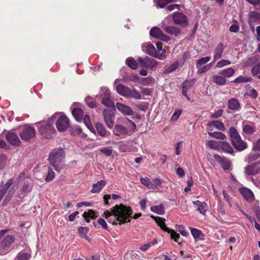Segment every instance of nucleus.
Masks as SVG:
<instances>
[{
    "label": "nucleus",
    "instance_id": "f257e3e1",
    "mask_svg": "<svg viewBox=\"0 0 260 260\" xmlns=\"http://www.w3.org/2000/svg\"><path fill=\"white\" fill-rule=\"evenodd\" d=\"M132 214V210L130 207L121 204L116 205L110 211H105L102 216L113 225H121L131 221L129 218Z\"/></svg>",
    "mask_w": 260,
    "mask_h": 260
},
{
    "label": "nucleus",
    "instance_id": "f03ea898",
    "mask_svg": "<svg viewBox=\"0 0 260 260\" xmlns=\"http://www.w3.org/2000/svg\"><path fill=\"white\" fill-rule=\"evenodd\" d=\"M58 115V114L55 113L48 118L46 121L39 122L36 123L39 128L40 134L43 138L46 139L52 138V135L55 132L53 124Z\"/></svg>",
    "mask_w": 260,
    "mask_h": 260
},
{
    "label": "nucleus",
    "instance_id": "7ed1b4c3",
    "mask_svg": "<svg viewBox=\"0 0 260 260\" xmlns=\"http://www.w3.org/2000/svg\"><path fill=\"white\" fill-rule=\"evenodd\" d=\"M65 152L62 148H55L52 150L49 156L48 160L51 165L57 172H60L63 168V161Z\"/></svg>",
    "mask_w": 260,
    "mask_h": 260
},
{
    "label": "nucleus",
    "instance_id": "20e7f679",
    "mask_svg": "<svg viewBox=\"0 0 260 260\" xmlns=\"http://www.w3.org/2000/svg\"><path fill=\"white\" fill-rule=\"evenodd\" d=\"M116 91L118 94L126 98H133L140 99L141 94L135 89H131L122 84H118L116 87Z\"/></svg>",
    "mask_w": 260,
    "mask_h": 260
},
{
    "label": "nucleus",
    "instance_id": "39448f33",
    "mask_svg": "<svg viewBox=\"0 0 260 260\" xmlns=\"http://www.w3.org/2000/svg\"><path fill=\"white\" fill-rule=\"evenodd\" d=\"M15 239L12 235L6 236L0 244V254H6L10 251V246L14 242Z\"/></svg>",
    "mask_w": 260,
    "mask_h": 260
},
{
    "label": "nucleus",
    "instance_id": "423d86ee",
    "mask_svg": "<svg viewBox=\"0 0 260 260\" xmlns=\"http://www.w3.org/2000/svg\"><path fill=\"white\" fill-rule=\"evenodd\" d=\"M36 135V130L35 128L28 125L23 126L19 133V136L22 140L29 141Z\"/></svg>",
    "mask_w": 260,
    "mask_h": 260
},
{
    "label": "nucleus",
    "instance_id": "0eeeda50",
    "mask_svg": "<svg viewBox=\"0 0 260 260\" xmlns=\"http://www.w3.org/2000/svg\"><path fill=\"white\" fill-rule=\"evenodd\" d=\"M57 114L58 115L56 118L57 129L59 132H64L70 127L69 120L66 115Z\"/></svg>",
    "mask_w": 260,
    "mask_h": 260
},
{
    "label": "nucleus",
    "instance_id": "6e6552de",
    "mask_svg": "<svg viewBox=\"0 0 260 260\" xmlns=\"http://www.w3.org/2000/svg\"><path fill=\"white\" fill-rule=\"evenodd\" d=\"M138 61L141 67L152 69L157 66L158 62L153 58L146 56L144 58L139 57Z\"/></svg>",
    "mask_w": 260,
    "mask_h": 260
},
{
    "label": "nucleus",
    "instance_id": "1a4fd4ad",
    "mask_svg": "<svg viewBox=\"0 0 260 260\" xmlns=\"http://www.w3.org/2000/svg\"><path fill=\"white\" fill-rule=\"evenodd\" d=\"M172 19L175 24L185 26L188 25L187 17L181 12H175L172 14Z\"/></svg>",
    "mask_w": 260,
    "mask_h": 260
},
{
    "label": "nucleus",
    "instance_id": "9d476101",
    "mask_svg": "<svg viewBox=\"0 0 260 260\" xmlns=\"http://www.w3.org/2000/svg\"><path fill=\"white\" fill-rule=\"evenodd\" d=\"M244 172L248 175H259L260 177V162L251 164L244 168Z\"/></svg>",
    "mask_w": 260,
    "mask_h": 260
},
{
    "label": "nucleus",
    "instance_id": "9b49d317",
    "mask_svg": "<svg viewBox=\"0 0 260 260\" xmlns=\"http://www.w3.org/2000/svg\"><path fill=\"white\" fill-rule=\"evenodd\" d=\"M128 129L121 124L115 125L113 129V134L116 136L120 137L121 138H124L128 134Z\"/></svg>",
    "mask_w": 260,
    "mask_h": 260
},
{
    "label": "nucleus",
    "instance_id": "f8f14e48",
    "mask_svg": "<svg viewBox=\"0 0 260 260\" xmlns=\"http://www.w3.org/2000/svg\"><path fill=\"white\" fill-rule=\"evenodd\" d=\"M105 121L107 126L111 128L113 126L114 116L110 110H104L103 112Z\"/></svg>",
    "mask_w": 260,
    "mask_h": 260
},
{
    "label": "nucleus",
    "instance_id": "ddd939ff",
    "mask_svg": "<svg viewBox=\"0 0 260 260\" xmlns=\"http://www.w3.org/2000/svg\"><path fill=\"white\" fill-rule=\"evenodd\" d=\"M141 48L143 52L155 57L156 49L152 44L150 43H144L142 44Z\"/></svg>",
    "mask_w": 260,
    "mask_h": 260
},
{
    "label": "nucleus",
    "instance_id": "4468645a",
    "mask_svg": "<svg viewBox=\"0 0 260 260\" xmlns=\"http://www.w3.org/2000/svg\"><path fill=\"white\" fill-rule=\"evenodd\" d=\"M6 139L10 144L14 146H19L21 141L17 135L13 132H9L6 135Z\"/></svg>",
    "mask_w": 260,
    "mask_h": 260
},
{
    "label": "nucleus",
    "instance_id": "2eb2a0df",
    "mask_svg": "<svg viewBox=\"0 0 260 260\" xmlns=\"http://www.w3.org/2000/svg\"><path fill=\"white\" fill-rule=\"evenodd\" d=\"M116 107L123 114L131 116L134 114L133 110L129 107L120 103H116Z\"/></svg>",
    "mask_w": 260,
    "mask_h": 260
},
{
    "label": "nucleus",
    "instance_id": "dca6fc26",
    "mask_svg": "<svg viewBox=\"0 0 260 260\" xmlns=\"http://www.w3.org/2000/svg\"><path fill=\"white\" fill-rule=\"evenodd\" d=\"M209 79L210 81L219 86L224 85L226 82V79L221 75H212Z\"/></svg>",
    "mask_w": 260,
    "mask_h": 260
},
{
    "label": "nucleus",
    "instance_id": "f3484780",
    "mask_svg": "<svg viewBox=\"0 0 260 260\" xmlns=\"http://www.w3.org/2000/svg\"><path fill=\"white\" fill-rule=\"evenodd\" d=\"M214 158L219 163H220L222 167L225 170H228L231 167L230 162L225 157H222L218 154H214Z\"/></svg>",
    "mask_w": 260,
    "mask_h": 260
},
{
    "label": "nucleus",
    "instance_id": "a211bd4d",
    "mask_svg": "<svg viewBox=\"0 0 260 260\" xmlns=\"http://www.w3.org/2000/svg\"><path fill=\"white\" fill-rule=\"evenodd\" d=\"M96 132L99 135L102 137L107 138L110 135V132L106 130L104 125L100 122H98L95 125Z\"/></svg>",
    "mask_w": 260,
    "mask_h": 260
},
{
    "label": "nucleus",
    "instance_id": "6ab92c4d",
    "mask_svg": "<svg viewBox=\"0 0 260 260\" xmlns=\"http://www.w3.org/2000/svg\"><path fill=\"white\" fill-rule=\"evenodd\" d=\"M161 27L168 34L175 36L180 34L181 31L180 29L177 27L174 26H166L164 24L161 26Z\"/></svg>",
    "mask_w": 260,
    "mask_h": 260
},
{
    "label": "nucleus",
    "instance_id": "aec40b11",
    "mask_svg": "<svg viewBox=\"0 0 260 260\" xmlns=\"http://www.w3.org/2000/svg\"><path fill=\"white\" fill-rule=\"evenodd\" d=\"M232 142L235 148L239 151H242L247 148L246 143L242 140L241 137L233 140Z\"/></svg>",
    "mask_w": 260,
    "mask_h": 260
},
{
    "label": "nucleus",
    "instance_id": "412c9836",
    "mask_svg": "<svg viewBox=\"0 0 260 260\" xmlns=\"http://www.w3.org/2000/svg\"><path fill=\"white\" fill-rule=\"evenodd\" d=\"M223 50V44L221 43L218 44L214 50L213 61L221 58Z\"/></svg>",
    "mask_w": 260,
    "mask_h": 260
},
{
    "label": "nucleus",
    "instance_id": "4be33fe9",
    "mask_svg": "<svg viewBox=\"0 0 260 260\" xmlns=\"http://www.w3.org/2000/svg\"><path fill=\"white\" fill-rule=\"evenodd\" d=\"M106 185V182L105 180H102L99 181L96 183L92 185V188L91 190V192L92 193H99Z\"/></svg>",
    "mask_w": 260,
    "mask_h": 260
},
{
    "label": "nucleus",
    "instance_id": "5701e85b",
    "mask_svg": "<svg viewBox=\"0 0 260 260\" xmlns=\"http://www.w3.org/2000/svg\"><path fill=\"white\" fill-rule=\"evenodd\" d=\"M151 217L155 220L156 222L163 231L170 232V230L165 224V221L166 220L165 218L160 217H156L152 215L151 216Z\"/></svg>",
    "mask_w": 260,
    "mask_h": 260
},
{
    "label": "nucleus",
    "instance_id": "b1692460",
    "mask_svg": "<svg viewBox=\"0 0 260 260\" xmlns=\"http://www.w3.org/2000/svg\"><path fill=\"white\" fill-rule=\"evenodd\" d=\"M219 149H221L223 151L231 154L234 153V150L232 147L226 141H220Z\"/></svg>",
    "mask_w": 260,
    "mask_h": 260
},
{
    "label": "nucleus",
    "instance_id": "393cba45",
    "mask_svg": "<svg viewBox=\"0 0 260 260\" xmlns=\"http://www.w3.org/2000/svg\"><path fill=\"white\" fill-rule=\"evenodd\" d=\"M193 204L196 205L197 210L201 214H204L207 211V204L205 202H201L199 201H193Z\"/></svg>",
    "mask_w": 260,
    "mask_h": 260
},
{
    "label": "nucleus",
    "instance_id": "a878e982",
    "mask_svg": "<svg viewBox=\"0 0 260 260\" xmlns=\"http://www.w3.org/2000/svg\"><path fill=\"white\" fill-rule=\"evenodd\" d=\"M208 124L209 126L208 131H212V129L210 128L212 126L220 131H224L225 129L224 124L222 122L219 121H213L211 123H209Z\"/></svg>",
    "mask_w": 260,
    "mask_h": 260
},
{
    "label": "nucleus",
    "instance_id": "bb28decb",
    "mask_svg": "<svg viewBox=\"0 0 260 260\" xmlns=\"http://www.w3.org/2000/svg\"><path fill=\"white\" fill-rule=\"evenodd\" d=\"M228 107L232 110H238L240 109V104L237 99L232 98L229 101Z\"/></svg>",
    "mask_w": 260,
    "mask_h": 260
},
{
    "label": "nucleus",
    "instance_id": "cd10ccee",
    "mask_svg": "<svg viewBox=\"0 0 260 260\" xmlns=\"http://www.w3.org/2000/svg\"><path fill=\"white\" fill-rule=\"evenodd\" d=\"M140 182L141 183L145 185L147 188L151 189H156V185L153 184V182H151L149 179L147 178H140Z\"/></svg>",
    "mask_w": 260,
    "mask_h": 260
},
{
    "label": "nucleus",
    "instance_id": "c85d7f7f",
    "mask_svg": "<svg viewBox=\"0 0 260 260\" xmlns=\"http://www.w3.org/2000/svg\"><path fill=\"white\" fill-rule=\"evenodd\" d=\"M72 113L77 121H80L82 119L84 112L81 109L75 108L72 110Z\"/></svg>",
    "mask_w": 260,
    "mask_h": 260
},
{
    "label": "nucleus",
    "instance_id": "c756f323",
    "mask_svg": "<svg viewBox=\"0 0 260 260\" xmlns=\"http://www.w3.org/2000/svg\"><path fill=\"white\" fill-rule=\"evenodd\" d=\"M241 192L244 198L248 201L250 202L253 200V193L250 189L247 188H244L241 190Z\"/></svg>",
    "mask_w": 260,
    "mask_h": 260
},
{
    "label": "nucleus",
    "instance_id": "7c9ffc66",
    "mask_svg": "<svg viewBox=\"0 0 260 260\" xmlns=\"http://www.w3.org/2000/svg\"><path fill=\"white\" fill-rule=\"evenodd\" d=\"M235 70L232 68L222 70L219 73V74L222 75L225 79L226 78H230L233 76Z\"/></svg>",
    "mask_w": 260,
    "mask_h": 260
},
{
    "label": "nucleus",
    "instance_id": "2f4dec72",
    "mask_svg": "<svg viewBox=\"0 0 260 260\" xmlns=\"http://www.w3.org/2000/svg\"><path fill=\"white\" fill-rule=\"evenodd\" d=\"M116 144H118L119 150L121 152H128L131 150V148L129 147L128 143H123L122 141L116 142Z\"/></svg>",
    "mask_w": 260,
    "mask_h": 260
},
{
    "label": "nucleus",
    "instance_id": "473e14b6",
    "mask_svg": "<svg viewBox=\"0 0 260 260\" xmlns=\"http://www.w3.org/2000/svg\"><path fill=\"white\" fill-rule=\"evenodd\" d=\"M191 235L194 238V239H202L203 234L202 232L198 229L195 228H190Z\"/></svg>",
    "mask_w": 260,
    "mask_h": 260
},
{
    "label": "nucleus",
    "instance_id": "72a5a7b5",
    "mask_svg": "<svg viewBox=\"0 0 260 260\" xmlns=\"http://www.w3.org/2000/svg\"><path fill=\"white\" fill-rule=\"evenodd\" d=\"M17 189V186H13L9 189L8 194L3 203V205H4L5 204L9 202Z\"/></svg>",
    "mask_w": 260,
    "mask_h": 260
},
{
    "label": "nucleus",
    "instance_id": "f704fd0d",
    "mask_svg": "<svg viewBox=\"0 0 260 260\" xmlns=\"http://www.w3.org/2000/svg\"><path fill=\"white\" fill-rule=\"evenodd\" d=\"M150 209L152 212L160 215L163 214L165 212L164 206L161 204L152 206Z\"/></svg>",
    "mask_w": 260,
    "mask_h": 260
},
{
    "label": "nucleus",
    "instance_id": "c9c22d12",
    "mask_svg": "<svg viewBox=\"0 0 260 260\" xmlns=\"http://www.w3.org/2000/svg\"><path fill=\"white\" fill-rule=\"evenodd\" d=\"M196 81V78H193L190 80H186L182 83V88L188 90L193 86Z\"/></svg>",
    "mask_w": 260,
    "mask_h": 260
},
{
    "label": "nucleus",
    "instance_id": "e433bc0d",
    "mask_svg": "<svg viewBox=\"0 0 260 260\" xmlns=\"http://www.w3.org/2000/svg\"><path fill=\"white\" fill-rule=\"evenodd\" d=\"M83 121L86 126L88 128V129L92 133H95V131L93 127L91 125L90 117L89 115H86L84 116L83 118Z\"/></svg>",
    "mask_w": 260,
    "mask_h": 260
},
{
    "label": "nucleus",
    "instance_id": "4c0bfd02",
    "mask_svg": "<svg viewBox=\"0 0 260 260\" xmlns=\"http://www.w3.org/2000/svg\"><path fill=\"white\" fill-rule=\"evenodd\" d=\"M207 145L212 149L219 150L220 147V141L217 142L213 140H210L207 142Z\"/></svg>",
    "mask_w": 260,
    "mask_h": 260
},
{
    "label": "nucleus",
    "instance_id": "58836bf2",
    "mask_svg": "<svg viewBox=\"0 0 260 260\" xmlns=\"http://www.w3.org/2000/svg\"><path fill=\"white\" fill-rule=\"evenodd\" d=\"M162 33L161 29L156 27L152 28L150 31V36L157 39L159 38Z\"/></svg>",
    "mask_w": 260,
    "mask_h": 260
},
{
    "label": "nucleus",
    "instance_id": "ea45409f",
    "mask_svg": "<svg viewBox=\"0 0 260 260\" xmlns=\"http://www.w3.org/2000/svg\"><path fill=\"white\" fill-rule=\"evenodd\" d=\"M229 133H230V138H231L232 142L233 141V140H235L241 137L239 135L238 132L237 131L236 128L234 127H231L230 128Z\"/></svg>",
    "mask_w": 260,
    "mask_h": 260
},
{
    "label": "nucleus",
    "instance_id": "a19ab883",
    "mask_svg": "<svg viewBox=\"0 0 260 260\" xmlns=\"http://www.w3.org/2000/svg\"><path fill=\"white\" fill-rule=\"evenodd\" d=\"M208 134L212 137H214L215 138L221 140H224L226 139V136L224 134L221 132H208Z\"/></svg>",
    "mask_w": 260,
    "mask_h": 260
},
{
    "label": "nucleus",
    "instance_id": "79ce46f5",
    "mask_svg": "<svg viewBox=\"0 0 260 260\" xmlns=\"http://www.w3.org/2000/svg\"><path fill=\"white\" fill-rule=\"evenodd\" d=\"M212 66V63H210L205 66L199 65L197 66L198 69L197 73L198 74H202L208 71Z\"/></svg>",
    "mask_w": 260,
    "mask_h": 260
},
{
    "label": "nucleus",
    "instance_id": "37998d69",
    "mask_svg": "<svg viewBox=\"0 0 260 260\" xmlns=\"http://www.w3.org/2000/svg\"><path fill=\"white\" fill-rule=\"evenodd\" d=\"M78 232L79 234V236L83 238L86 239V240H88L89 238L87 236V233L88 231V229L86 227H79L78 228Z\"/></svg>",
    "mask_w": 260,
    "mask_h": 260
},
{
    "label": "nucleus",
    "instance_id": "c03bdc74",
    "mask_svg": "<svg viewBox=\"0 0 260 260\" xmlns=\"http://www.w3.org/2000/svg\"><path fill=\"white\" fill-rule=\"evenodd\" d=\"M243 132L247 135H251L255 131L254 127L249 125H245L243 127Z\"/></svg>",
    "mask_w": 260,
    "mask_h": 260
},
{
    "label": "nucleus",
    "instance_id": "a18cd8bd",
    "mask_svg": "<svg viewBox=\"0 0 260 260\" xmlns=\"http://www.w3.org/2000/svg\"><path fill=\"white\" fill-rule=\"evenodd\" d=\"M259 157L260 154L259 153H251L245 158V161L250 162L256 160Z\"/></svg>",
    "mask_w": 260,
    "mask_h": 260
},
{
    "label": "nucleus",
    "instance_id": "49530a36",
    "mask_svg": "<svg viewBox=\"0 0 260 260\" xmlns=\"http://www.w3.org/2000/svg\"><path fill=\"white\" fill-rule=\"evenodd\" d=\"M178 0H158L157 3V7L160 8H164L168 3H174Z\"/></svg>",
    "mask_w": 260,
    "mask_h": 260
},
{
    "label": "nucleus",
    "instance_id": "de8ad7c7",
    "mask_svg": "<svg viewBox=\"0 0 260 260\" xmlns=\"http://www.w3.org/2000/svg\"><path fill=\"white\" fill-rule=\"evenodd\" d=\"M126 63L132 69H136L137 68L138 63L133 58H129L126 60Z\"/></svg>",
    "mask_w": 260,
    "mask_h": 260
},
{
    "label": "nucleus",
    "instance_id": "09e8293b",
    "mask_svg": "<svg viewBox=\"0 0 260 260\" xmlns=\"http://www.w3.org/2000/svg\"><path fill=\"white\" fill-rule=\"evenodd\" d=\"M48 172L45 180L46 182H49L52 180L55 177V173L50 167H48Z\"/></svg>",
    "mask_w": 260,
    "mask_h": 260
},
{
    "label": "nucleus",
    "instance_id": "8fccbe9b",
    "mask_svg": "<svg viewBox=\"0 0 260 260\" xmlns=\"http://www.w3.org/2000/svg\"><path fill=\"white\" fill-rule=\"evenodd\" d=\"M100 94L103 98L111 97L110 90L105 87L101 88Z\"/></svg>",
    "mask_w": 260,
    "mask_h": 260
},
{
    "label": "nucleus",
    "instance_id": "3c124183",
    "mask_svg": "<svg viewBox=\"0 0 260 260\" xmlns=\"http://www.w3.org/2000/svg\"><path fill=\"white\" fill-rule=\"evenodd\" d=\"M231 63V61L229 60L221 59L216 63V67L217 68H222L224 66L230 65Z\"/></svg>",
    "mask_w": 260,
    "mask_h": 260
},
{
    "label": "nucleus",
    "instance_id": "603ef678",
    "mask_svg": "<svg viewBox=\"0 0 260 260\" xmlns=\"http://www.w3.org/2000/svg\"><path fill=\"white\" fill-rule=\"evenodd\" d=\"M169 233H170L171 238L173 239L175 242H177L178 244H180L181 242L179 241L180 239V235L179 234L176 233V232H175L174 230H170V232H168Z\"/></svg>",
    "mask_w": 260,
    "mask_h": 260
},
{
    "label": "nucleus",
    "instance_id": "864d4df0",
    "mask_svg": "<svg viewBox=\"0 0 260 260\" xmlns=\"http://www.w3.org/2000/svg\"><path fill=\"white\" fill-rule=\"evenodd\" d=\"M102 103L107 107H114V103L111 100L110 97L103 98L102 101Z\"/></svg>",
    "mask_w": 260,
    "mask_h": 260
},
{
    "label": "nucleus",
    "instance_id": "5fc2aeb1",
    "mask_svg": "<svg viewBox=\"0 0 260 260\" xmlns=\"http://www.w3.org/2000/svg\"><path fill=\"white\" fill-rule=\"evenodd\" d=\"M251 80V78L240 76V77L236 78L234 80V82H235V83L247 82L250 81Z\"/></svg>",
    "mask_w": 260,
    "mask_h": 260
},
{
    "label": "nucleus",
    "instance_id": "6e6d98bb",
    "mask_svg": "<svg viewBox=\"0 0 260 260\" xmlns=\"http://www.w3.org/2000/svg\"><path fill=\"white\" fill-rule=\"evenodd\" d=\"M251 73L253 76H256L260 74V62L252 67Z\"/></svg>",
    "mask_w": 260,
    "mask_h": 260
},
{
    "label": "nucleus",
    "instance_id": "4d7b16f0",
    "mask_svg": "<svg viewBox=\"0 0 260 260\" xmlns=\"http://www.w3.org/2000/svg\"><path fill=\"white\" fill-rule=\"evenodd\" d=\"M30 255L27 253L19 252L17 254L18 260H28L29 258Z\"/></svg>",
    "mask_w": 260,
    "mask_h": 260
},
{
    "label": "nucleus",
    "instance_id": "13d9d810",
    "mask_svg": "<svg viewBox=\"0 0 260 260\" xmlns=\"http://www.w3.org/2000/svg\"><path fill=\"white\" fill-rule=\"evenodd\" d=\"M154 81V78L152 77H147L142 79V83L144 85H149L153 84Z\"/></svg>",
    "mask_w": 260,
    "mask_h": 260
},
{
    "label": "nucleus",
    "instance_id": "bf43d9fd",
    "mask_svg": "<svg viewBox=\"0 0 260 260\" xmlns=\"http://www.w3.org/2000/svg\"><path fill=\"white\" fill-rule=\"evenodd\" d=\"M100 151L106 156H110L112 153V150L108 147L100 149Z\"/></svg>",
    "mask_w": 260,
    "mask_h": 260
},
{
    "label": "nucleus",
    "instance_id": "052dcab7",
    "mask_svg": "<svg viewBox=\"0 0 260 260\" xmlns=\"http://www.w3.org/2000/svg\"><path fill=\"white\" fill-rule=\"evenodd\" d=\"M210 59V57L209 56H206L205 57H203L201 59H199L197 61L196 66H198L199 65H203V64H205L207 63L208 61H209Z\"/></svg>",
    "mask_w": 260,
    "mask_h": 260
},
{
    "label": "nucleus",
    "instance_id": "680f3d73",
    "mask_svg": "<svg viewBox=\"0 0 260 260\" xmlns=\"http://www.w3.org/2000/svg\"><path fill=\"white\" fill-rule=\"evenodd\" d=\"M249 17L254 20H260V14L257 12L251 11L249 14Z\"/></svg>",
    "mask_w": 260,
    "mask_h": 260
},
{
    "label": "nucleus",
    "instance_id": "e2e57ef3",
    "mask_svg": "<svg viewBox=\"0 0 260 260\" xmlns=\"http://www.w3.org/2000/svg\"><path fill=\"white\" fill-rule=\"evenodd\" d=\"M13 179L12 178H10L8 180V181L6 182L5 185H4L3 183H2V184L0 185V186L2 187V188H3V189L5 190V191L7 192L8 188L13 183Z\"/></svg>",
    "mask_w": 260,
    "mask_h": 260
},
{
    "label": "nucleus",
    "instance_id": "0e129e2a",
    "mask_svg": "<svg viewBox=\"0 0 260 260\" xmlns=\"http://www.w3.org/2000/svg\"><path fill=\"white\" fill-rule=\"evenodd\" d=\"M70 131L71 134L73 135L80 134L82 132L81 128L78 126L72 127Z\"/></svg>",
    "mask_w": 260,
    "mask_h": 260
},
{
    "label": "nucleus",
    "instance_id": "69168bd1",
    "mask_svg": "<svg viewBox=\"0 0 260 260\" xmlns=\"http://www.w3.org/2000/svg\"><path fill=\"white\" fill-rule=\"evenodd\" d=\"M259 59H260L259 56L256 55V56H254L251 57H250L248 59V61L249 63L251 65L253 64L257 63L258 62V61L259 60Z\"/></svg>",
    "mask_w": 260,
    "mask_h": 260
},
{
    "label": "nucleus",
    "instance_id": "338daca9",
    "mask_svg": "<svg viewBox=\"0 0 260 260\" xmlns=\"http://www.w3.org/2000/svg\"><path fill=\"white\" fill-rule=\"evenodd\" d=\"M179 63L178 61H176L171 64L167 70V72L170 73L174 71H175L176 69H177L179 67Z\"/></svg>",
    "mask_w": 260,
    "mask_h": 260
},
{
    "label": "nucleus",
    "instance_id": "774afa93",
    "mask_svg": "<svg viewBox=\"0 0 260 260\" xmlns=\"http://www.w3.org/2000/svg\"><path fill=\"white\" fill-rule=\"evenodd\" d=\"M252 150L255 152L260 151V139L253 144Z\"/></svg>",
    "mask_w": 260,
    "mask_h": 260
}]
</instances>
